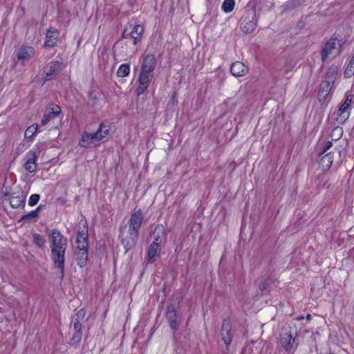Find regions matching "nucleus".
<instances>
[{
    "mask_svg": "<svg viewBox=\"0 0 354 354\" xmlns=\"http://www.w3.org/2000/svg\"><path fill=\"white\" fill-rule=\"evenodd\" d=\"M142 221V211L141 209H138L134 211L130 216L127 223L128 231L127 234H125L124 231L120 232L121 243L124 245L126 252L136 245Z\"/></svg>",
    "mask_w": 354,
    "mask_h": 354,
    "instance_id": "1",
    "label": "nucleus"
},
{
    "mask_svg": "<svg viewBox=\"0 0 354 354\" xmlns=\"http://www.w3.org/2000/svg\"><path fill=\"white\" fill-rule=\"evenodd\" d=\"M156 67V59L152 54H147L141 60L140 72L137 80L138 86L136 92L138 95L143 94L149 87L153 77V72Z\"/></svg>",
    "mask_w": 354,
    "mask_h": 354,
    "instance_id": "2",
    "label": "nucleus"
},
{
    "mask_svg": "<svg viewBox=\"0 0 354 354\" xmlns=\"http://www.w3.org/2000/svg\"><path fill=\"white\" fill-rule=\"evenodd\" d=\"M111 124L107 122H102L94 133L84 131L82 134L80 145L84 148H91L106 141L112 136Z\"/></svg>",
    "mask_w": 354,
    "mask_h": 354,
    "instance_id": "3",
    "label": "nucleus"
},
{
    "mask_svg": "<svg viewBox=\"0 0 354 354\" xmlns=\"http://www.w3.org/2000/svg\"><path fill=\"white\" fill-rule=\"evenodd\" d=\"M76 242L78 249L77 254V265L82 268L86 265L88 259V230L85 225H84L83 229L78 230Z\"/></svg>",
    "mask_w": 354,
    "mask_h": 354,
    "instance_id": "4",
    "label": "nucleus"
},
{
    "mask_svg": "<svg viewBox=\"0 0 354 354\" xmlns=\"http://www.w3.org/2000/svg\"><path fill=\"white\" fill-rule=\"evenodd\" d=\"M62 115V109L59 106L51 104L44 111L40 127L48 125L50 128L55 127V120Z\"/></svg>",
    "mask_w": 354,
    "mask_h": 354,
    "instance_id": "5",
    "label": "nucleus"
},
{
    "mask_svg": "<svg viewBox=\"0 0 354 354\" xmlns=\"http://www.w3.org/2000/svg\"><path fill=\"white\" fill-rule=\"evenodd\" d=\"M342 45L341 41H338L336 38H330L322 50V60L326 62L328 57L339 55Z\"/></svg>",
    "mask_w": 354,
    "mask_h": 354,
    "instance_id": "6",
    "label": "nucleus"
},
{
    "mask_svg": "<svg viewBox=\"0 0 354 354\" xmlns=\"http://www.w3.org/2000/svg\"><path fill=\"white\" fill-rule=\"evenodd\" d=\"M3 197L5 200L9 201L10 206L14 209L25 205L26 195L20 187H17L11 194L5 193Z\"/></svg>",
    "mask_w": 354,
    "mask_h": 354,
    "instance_id": "7",
    "label": "nucleus"
},
{
    "mask_svg": "<svg viewBox=\"0 0 354 354\" xmlns=\"http://www.w3.org/2000/svg\"><path fill=\"white\" fill-rule=\"evenodd\" d=\"M50 250L66 249L68 241L58 230H52L48 236Z\"/></svg>",
    "mask_w": 354,
    "mask_h": 354,
    "instance_id": "8",
    "label": "nucleus"
},
{
    "mask_svg": "<svg viewBox=\"0 0 354 354\" xmlns=\"http://www.w3.org/2000/svg\"><path fill=\"white\" fill-rule=\"evenodd\" d=\"M66 249L50 250V258L55 268H57L62 275L64 274L65 254Z\"/></svg>",
    "mask_w": 354,
    "mask_h": 354,
    "instance_id": "9",
    "label": "nucleus"
},
{
    "mask_svg": "<svg viewBox=\"0 0 354 354\" xmlns=\"http://www.w3.org/2000/svg\"><path fill=\"white\" fill-rule=\"evenodd\" d=\"M295 342L294 333L290 327L283 328L280 334V344L286 352H290Z\"/></svg>",
    "mask_w": 354,
    "mask_h": 354,
    "instance_id": "10",
    "label": "nucleus"
},
{
    "mask_svg": "<svg viewBox=\"0 0 354 354\" xmlns=\"http://www.w3.org/2000/svg\"><path fill=\"white\" fill-rule=\"evenodd\" d=\"M353 95L351 94L346 95L345 100L341 104L338 109V118L337 120L340 124L344 123L350 117L351 104L353 100Z\"/></svg>",
    "mask_w": 354,
    "mask_h": 354,
    "instance_id": "11",
    "label": "nucleus"
},
{
    "mask_svg": "<svg viewBox=\"0 0 354 354\" xmlns=\"http://www.w3.org/2000/svg\"><path fill=\"white\" fill-rule=\"evenodd\" d=\"M256 13H250L246 16H243L240 20V27L246 34L251 33L257 27Z\"/></svg>",
    "mask_w": 354,
    "mask_h": 354,
    "instance_id": "12",
    "label": "nucleus"
},
{
    "mask_svg": "<svg viewBox=\"0 0 354 354\" xmlns=\"http://www.w3.org/2000/svg\"><path fill=\"white\" fill-rule=\"evenodd\" d=\"M62 70V64L59 62H51L45 68L44 82L54 79Z\"/></svg>",
    "mask_w": 354,
    "mask_h": 354,
    "instance_id": "13",
    "label": "nucleus"
},
{
    "mask_svg": "<svg viewBox=\"0 0 354 354\" xmlns=\"http://www.w3.org/2000/svg\"><path fill=\"white\" fill-rule=\"evenodd\" d=\"M221 336L227 346L230 345L232 334L231 322L229 319H225L222 322Z\"/></svg>",
    "mask_w": 354,
    "mask_h": 354,
    "instance_id": "14",
    "label": "nucleus"
},
{
    "mask_svg": "<svg viewBox=\"0 0 354 354\" xmlns=\"http://www.w3.org/2000/svg\"><path fill=\"white\" fill-rule=\"evenodd\" d=\"M59 32L55 28H49L46 33L44 46L46 48H53L57 45Z\"/></svg>",
    "mask_w": 354,
    "mask_h": 354,
    "instance_id": "15",
    "label": "nucleus"
},
{
    "mask_svg": "<svg viewBox=\"0 0 354 354\" xmlns=\"http://www.w3.org/2000/svg\"><path fill=\"white\" fill-rule=\"evenodd\" d=\"M333 86V84L322 81L317 94V98L320 102L324 104L328 101L329 93Z\"/></svg>",
    "mask_w": 354,
    "mask_h": 354,
    "instance_id": "16",
    "label": "nucleus"
},
{
    "mask_svg": "<svg viewBox=\"0 0 354 354\" xmlns=\"http://www.w3.org/2000/svg\"><path fill=\"white\" fill-rule=\"evenodd\" d=\"M166 317L168 320L170 328L172 330H177L179 327L180 322L178 320L177 313L173 304H171L167 307Z\"/></svg>",
    "mask_w": 354,
    "mask_h": 354,
    "instance_id": "17",
    "label": "nucleus"
},
{
    "mask_svg": "<svg viewBox=\"0 0 354 354\" xmlns=\"http://www.w3.org/2000/svg\"><path fill=\"white\" fill-rule=\"evenodd\" d=\"M37 154L34 151L30 150L26 154V162L24 163V167L30 173L35 172L37 170Z\"/></svg>",
    "mask_w": 354,
    "mask_h": 354,
    "instance_id": "18",
    "label": "nucleus"
},
{
    "mask_svg": "<svg viewBox=\"0 0 354 354\" xmlns=\"http://www.w3.org/2000/svg\"><path fill=\"white\" fill-rule=\"evenodd\" d=\"M35 53L33 47L22 46L18 50L17 59L21 62L28 61L34 57Z\"/></svg>",
    "mask_w": 354,
    "mask_h": 354,
    "instance_id": "19",
    "label": "nucleus"
},
{
    "mask_svg": "<svg viewBox=\"0 0 354 354\" xmlns=\"http://www.w3.org/2000/svg\"><path fill=\"white\" fill-rule=\"evenodd\" d=\"M85 315L86 311L84 308H81L79 310H77V312L72 318L71 328H76L77 330L82 329Z\"/></svg>",
    "mask_w": 354,
    "mask_h": 354,
    "instance_id": "20",
    "label": "nucleus"
},
{
    "mask_svg": "<svg viewBox=\"0 0 354 354\" xmlns=\"http://www.w3.org/2000/svg\"><path fill=\"white\" fill-rule=\"evenodd\" d=\"M248 71V67L241 62H235L231 66V73L235 77H242Z\"/></svg>",
    "mask_w": 354,
    "mask_h": 354,
    "instance_id": "21",
    "label": "nucleus"
},
{
    "mask_svg": "<svg viewBox=\"0 0 354 354\" xmlns=\"http://www.w3.org/2000/svg\"><path fill=\"white\" fill-rule=\"evenodd\" d=\"M334 160V153L329 152L324 155L319 161V165L323 170L326 171L330 168Z\"/></svg>",
    "mask_w": 354,
    "mask_h": 354,
    "instance_id": "22",
    "label": "nucleus"
},
{
    "mask_svg": "<svg viewBox=\"0 0 354 354\" xmlns=\"http://www.w3.org/2000/svg\"><path fill=\"white\" fill-rule=\"evenodd\" d=\"M338 73V67L334 65H332L328 68L325 76L324 79L322 81H326V82L330 83L334 85L335 81L337 78Z\"/></svg>",
    "mask_w": 354,
    "mask_h": 354,
    "instance_id": "23",
    "label": "nucleus"
},
{
    "mask_svg": "<svg viewBox=\"0 0 354 354\" xmlns=\"http://www.w3.org/2000/svg\"><path fill=\"white\" fill-rule=\"evenodd\" d=\"M144 32L143 26L140 25H136L133 27L131 30L130 35L133 39V44H136L140 39L142 35Z\"/></svg>",
    "mask_w": 354,
    "mask_h": 354,
    "instance_id": "24",
    "label": "nucleus"
},
{
    "mask_svg": "<svg viewBox=\"0 0 354 354\" xmlns=\"http://www.w3.org/2000/svg\"><path fill=\"white\" fill-rule=\"evenodd\" d=\"M71 344L72 345H77L81 340L82 337V329L77 330L76 328H71Z\"/></svg>",
    "mask_w": 354,
    "mask_h": 354,
    "instance_id": "25",
    "label": "nucleus"
},
{
    "mask_svg": "<svg viewBox=\"0 0 354 354\" xmlns=\"http://www.w3.org/2000/svg\"><path fill=\"white\" fill-rule=\"evenodd\" d=\"M160 242H152L148 248L147 257L149 261L152 260L156 257L157 252L159 250Z\"/></svg>",
    "mask_w": 354,
    "mask_h": 354,
    "instance_id": "26",
    "label": "nucleus"
},
{
    "mask_svg": "<svg viewBox=\"0 0 354 354\" xmlns=\"http://www.w3.org/2000/svg\"><path fill=\"white\" fill-rule=\"evenodd\" d=\"M272 282V279L269 275H264L259 284V290L262 292L268 290Z\"/></svg>",
    "mask_w": 354,
    "mask_h": 354,
    "instance_id": "27",
    "label": "nucleus"
},
{
    "mask_svg": "<svg viewBox=\"0 0 354 354\" xmlns=\"http://www.w3.org/2000/svg\"><path fill=\"white\" fill-rule=\"evenodd\" d=\"M117 75L120 77H127L130 73L129 64H122L117 71Z\"/></svg>",
    "mask_w": 354,
    "mask_h": 354,
    "instance_id": "28",
    "label": "nucleus"
},
{
    "mask_svg": "<svg viewBox=\"0 0 354 354\" xmlns=\"http://www.w3.org/2000/svg\"><path fill=\"white\" fill-rule=\"evenodd\" d=\"M234 6V0H224L222 3L221 8L225 13H229L233 10Z\"/></svg>",
    "mask_w": 354,
    "mask_h": 354,
    "instance_id": "29",
    "label": "nucleus"
},
{
    "mask_svg": "<svg viewBox=\"0 0 354 354\" xmlns=\"http://www.w3.org/2000/svg\"><path fill=\"white\" fill-rule=\"evenodd\" d=\"M343 133H344V131H343L342 127H335L330 133V138H331L332 140L336 141V140H339L342 137Z\"/></svg>",
    "mask_w": 354,
    "mask_h": 354,
    "instance_id": "30",
    "label": "nucleus"
},
{
    "mask_svg": "<svg viewBox=\"0 0 354 354\" xmlns=\"http://www.w3.org/2000/svg\"><path fill=\"white\" fill-rule=\"evenodd\" d=\"M33 243L39 248H43L46 243V239L44 236L34 233L32 234Z\"/></svg>",
    "mask_w": 354,
    "mask_h": 354,
    "instance_id": "31",
    "label": "nucleus"
},
{
    "mask_svg": "<svg viewBox=\"0 0 354 354\" xmlns=\"http://www.w3.org/2000/svg\"><path fill=\"white\" fill-rule=\"evenodd\" d=\"M39 128L41 127L37 124L30 126L25 131V137L26 138H32L37 132Z\"/></svg>",
    "mask_w": 354,
    "mask_h": 354,
    "instance_id": "32",
    "label": "nucleus"
},
{
    "mask_svg": "<svg viewBox=\"0 0 354 354\" xmlns=\"http://www.w3.org/2000/svg\"><path fill=\"white\" fill-rule=\"evenodd\" d=\"M164 232V227L162 225H157L154 230V240L153 242H160L161 243V236Z\"/></svg>",
    "mask_w": 354,
    "mask_h": 354,
    "instance_id": "33",
    "label": "nucleus"
},
{
    "mask_svg": "<svg viewBox=\"0 0 354 354\" xmlns=\"http://www.w3.org/2000/svg\"><path fill=\"white\" fill-rule=\"evenodd\" d=\"M39 216V214L37 213V211L32 210L29 213L24 215L21 221H31L33 219H36Z\"/></svg>",
    "mask_w": 354,
    "mask_h": 354,
    "instance_id": "34",
    "label": "nucleus"
},
{
    "mask_svg": "<svg viewBox=\"0 0 354 354\" xmlns=\"http://www.w3.org/2000/svg\"><path fill=\"white\" fill-rule=\"evenodd\" d=\"M354 75V64L351 62L347 65L345 71H344V77L346 78H348L352 77Z\"/></svg>",
    "mask_w": 354,
    "mask_h": 354,
    "instance_id": "35",
    "label": "nucleus"
},
{
    "mask_svg": "<svg viewBox=\"0 0 354 354\" xmlns=\"http://www.w3.org/2000/svg\"><path fill=\"white\" fill-rule=\"evenodd\" d=\"M40 196L37 194H32L28 200V205L32 207L35 205L39 201Z\"/></svg>",
    "mask_w": 354,
    "mask_h": 354,
    "instance_id": "36",
    "label": "nucleus"
},
{
    "mask_svg": "<svg viewBox=\"0 0 354 354\" xmlns=\"http://www.w3.org/2000/svg\"><path fill=\"white\" fill-rule=\"evenodd\" d=\"M333 146V143L331 141H327L326 142V145L323 148L320 149V151L319 152V156H321L324 153H325L330 148H331Z\"/></svg>",
    "mask_w": 354,
    "mask_h": 354,
    "instance_id": "37",
    "label": "nucleus"
},
{
    "mask_svg": "<svg viewBox=\"0 0 354 354\" xmlns=\"http://www.w3.org/2000/svg\"><path fill=\"white\" fill-rule=\"evenodd\" d=\"M45 207L44 205H39L35 210L39 214V212Z\"/></svg>",
    "mask_w": 354,
    "mask_h": 354,
    "instance_id": "38",
    "label": "nucleus"
},
{
    "mask_svg": "<svg viewBox=\"0 0 354 354\" xmlns=\"http://www.w3.org/2000/svg\"><path fill=\"white\" fill-rule=\"evenodd\" d=\"M310 315H308L307 316V318H308V319H310Z\"/></svg>",
    "mask_w": 354,
    "mask_h": 354,
    "instance_id": "39",
    "label": "nucleus"
}]
</instances>
